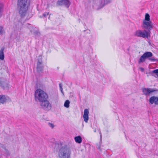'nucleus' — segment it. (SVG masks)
I'll return each instance as SVG.
<instances>
[{
	"label": "nucleus",
	"instance_id": "obj_31",
	"mask_svg": "<svg viewBox=\"0 0 158 158\" xmlns=\"http://www.w3.org/2000/svg\"><path fill=\"white\" fill-rule=\"evenodd\" d=\"M94 132H96V130H95L94 131Z\"/></svg>",
	"mask_w": 158,
	"mask_h": 158
},
{
	"label": "nucleus",
	"instance_id": "obj_12",
	"mask_svg": "<svg viewBox=\"0 0 158 158\" xmlns=\"http://www.w3.org/2000/svg\"><path fill=\"white\" fill-rule=\"evenodd\" d=\"M150 103L152 104L154 103L155 105L158 104V97L156 96H152L149 99Z\"/></svg>",
	"mask_w": 158,
	"mask_h": 158
},
{
	"label": "nucleus",
	"instance_id": "obj_1",
	"mask_svg": "<svg viewBox=\"0 0 158 158\" xmlns=\"http://www.w3.org/2000/svg\"><path fill=\"white\" fill-rule=\"evenodd\" d=\"M59 148L58 156L59 158H70L71 151L66 145L60 143L56 144L55 149Z\"/></svg>",
	"mask_w": 158,
	"mask_h": 158
},
{
	"label": "nucleus",
	"instance_id": "obj_11",
	"mask_svg": "<svg viewBox=\"0 0 158 158\" xmlns=\"http://www.w3.org/2000/svg\"><path fill=\"white\" fill-rule=\"evenodd\" d=\"M10 98L7 96L0 95V103H4L6 102L10 101Z\"/></svg>",
	"mask_w": 158,
	"mask_h": 158
},
{
	"label": "nucleus",
	"instance_id": "obj_6",
	"mask_svg": "<svg viewBox=\"0 0 158 158\" xmlns=\"http://www.w3.org/2000/svg\"><path fill=\"white\" fill-rule=\"evenodd\" d=\"M40 102L41 107L46 110H49L51 108V105L48 99H46Z\"/></svg>",
	"mask_w": 158,
	"mask_h": 158
},
{
	"label": "nucleus",
	"instance_id": "obj_13",
	"mask_svg": "<svg viewBox=\"0 0 158 158\" xmlns=\"http://www.w3.org/2000/svg\"><path fill=\"white\" fill-rule=\"evenodd\" d=\"M89 111L88 109H85L84 110V114L83 118L84 121L87 123L89 120Z\"/></svg>",
	"mask_w": 158,
	"mask_h": 158
},
{
	"label": "nucleus",
	"instance_id": "obj_25",
	"mask_svg": "<svg viewBox=\"0 0 158 158\" xmlns=\"http://www.w3.org/2000/svg\"><path fill=\"white\" fill-rule=\"evenodd\" d=\"M30 26V27H29V29L30 30V31L31 33H32L33 31L32 29H33V27H31V26L30 25H29Z\"/></svg>",
	"mask_w": 158,
	"mask_h": 158
},
{
	"label": "nucleus",
	"instance_id": "obj_2",
	"mask_svg": "<svg viewBox=\"0 0 158 158\" xmlns=\"http://www.w3.org/2000/svg\"><path fill=\"white\" fill-rule=\"evenodd\" d=\"M27 1V0H18L17 9L22 17H24L27 14L28 8Z\"/></svg>",
	"mask_w": 158,
	"mask_h": 158
},
{
	"label": "nucleus",
	"instance_id": "obj_4",
	"mask_svg": "<svg viewBox=\"0 0 158 158\" xmlns=\"http://www.w3.org/2000/svg\"><path fill=\"white\" fill-rule=\"evenodd\" d=\"M153 26L152 23L150 21L149 14L148 13L146 14L145 19L143 21L142 27L145 29L148 30V31L150 32V30L152 28Z\"/></svg>",
	"mask_w": 158,
	"mask_h": 158
},
{
	"label": "nucleus",
	"instance_id": "obj_10",
	"mask_svg": "<svg viewBox=\"0 0 158 158\" xmlns=\"http://www.w3.org/2000/svg\"><path fill=\"white\" fill-rule=\"evenodd\" d=\"M142 90L143 94L146 96H149L151 93L155 91L154 89L151 88H144Z\"/></svg>",
	"mask_w": 158,
	"mask_h": 158
},
{
	"label": "nucleus",
	"instance_id": "obj_28",
	"mask_svg": "<svg viewBox=\"0 0 158 158\" xmlns=\"http://www.w3.org/2000/svg\"><path fill=\"white\" fill-rule=\"evenodd\" d=\"M140 69L142 71H144V69L143 68H140Z\"/></svg>",
	"mask_w": 158,
	"mask_h": 158
},
{
	"label": "nucleus",
	"instance_id": "obj_20",
	"mask_svg": "<svg viewBox=\"0 0 158 158\" xmlns=\"http://www.w3.org/2000/svg\"><path fill=\"white\" fill-rule=\"evenodd\" d=\"M59 87H60V90L61 91V93H62L63 95H64V92H63V88H62V84H61V83H60L59 84Z\"/></svg>",
	"mask_w": 158,
	"mask_h": 158
},
{
	"label": "nucleus",
	"instance_id": "obj_5",
	"mask_svg": "<svg viewBox=\"0 0 158 158\" xmlns=\"http://www.w3.org/2000/svg\"><path fill=\"white\" fill-rule=\"evenodd\" d=\"M150 33L146 30L142 31L140 30H137L134 33V35L139 37L143 38H148L150 35Z\"/></svg>",
	"mask_w": 158,
	"mask_h": 158
},
{
	"label": "nucleus",
	"instance_id": "obj_3",
	"mask_svg": "<svg viewBox=\"0 0 158 158\" xmlns=\"http://www.w3.org/2000/svg\"><path fill=\"white\" fill-rule=\"evenodd\" d=\"M48 96L47 94L43 90L38 89L35 93V99L36 101L40 102L46 99H48Z\"/></svg>",
	"mask_w": 158,
	"mask_h": 158
},
{
	"label": "nucleus",
	"instance_id": "obj_24",
	"mask_svg": "<svg viewBox=\"0 0 158 158\" xmlns=\"http://www.w3.org/2000/svg\"><path fill=\"white\" fill-rule=\"evenodd\" d=\"M49 13L48 12H46L43 14V15L44 17H46L47 15H48Z\"/></svg>",
	"mask_w": 158,
	"mask_h": 158
},
{
	"label": "nucleus",
	"instance_id": "obj_14",
	"mask_svg": "<svg viewBox=\"0 0 158 158\" xmlns=\"http://www.w3.org/2000/svg\"><path fill=\"white\" fill-rule=\"evenodd\" d=\"M42 63L41 59H38L37 65V69L39 72L41 71L43 69V66Z\"/></svg>",
	"mask_w": 158,
	"mask_h": 158
},
{
	"label": "nucleus",
	"instance_id": "obj_19",
	"mask_svg": "<svg viewBox=\"0 0 158 158\" xmlns=\"http://www.w3.org/2000/svg\"><path fill=\"white\" fill-rule=\"evenodd\" d=\"M5 33V31L3 29V27L0 26V35H2Z\"/></svg>",
	"mask_w": 158,
	"mask_h": 158
},
{
	"label": "nucleus",
	"instance_id": "obj_7",
	"mask_svg": "<svg viewBox=\"0 0 158 158\" xmlns=\"http://www.w3.org/2000/svg\"><path fill=\"white\" fill-rule=\"evenodd\" d=\"M112 0H100L98 2L97 9L98 10L102 8L105 5L110 3Z\"/></svg>",
	"mask_w": 158,
	"mask_h": 158
},
{
	"label": "nucleus",
	"instance_id": "obj_22",
	"mask_svg": "<svg viewBox=\"0 0 158 158\" xmlns=\"http://www.w3.org/2000/svg\"><path fill=\"white\" fill-rule=\"evenodd\" d=\"M152 72L154 73H156L158 77V69L154 70Z\"/></svg>",
	"mask_w": 158,
	"mask_h": 158
},
{
	"label": "nucleus",
	"instance_id": "obj_8",
	"mask_svg": "<svg viewBox=\"0 0 158 158\" xmlns=\"http://www.w3.org/2000/svg\"><path fill=\"white\" fill-rule=\"evenodd\" d=\"M57 4L60 6H64L68 8L70 5L71 2L69 0H58Z\"/></svg>",
	"mask_w": 158,
	"mask_h": 158
},
{
	"label": "nucleus",
	"instance_id": "obj_23",
	"mask_svg": "<svg viewBox=\"0 0 158 158\" xmlns=\"http://www.w3.org/2000/svg\"><path fill=\"white\" fill-rule=\"evenodd\" d=\"M48 125L52 128H53L54 127V126L53 124L50 123H48Z\"/></svg>",
	"mask_w": 158,
	"mask_h": 158
},
{
	"label": "nucleus",
	"instance_id": "obj_17",
	"mask_svg": "<svg viewBox=\"0 0 158 158\" xmlns=\"http://www.w3.org/2000/svg\"><path fill=\"white\" fill-rule=\"evenodd\" d=\"M146 58L143 54L140 57L139 60L138 61V63L140 64L143 63L145 62L146 60Z\"/></svg>",
	"mask_w": 158,
	"mask_h": 158
},
{
	"label": "nucleus",
	"instance_id": "obj_27",
	"mask_svg": "<svg viewBox=\"0 0 158 158\" xmlns=\"http://www.w3.org/2000/svg\"><path fill=\"white\" fill-rule=\"evenodd\" d=\"M4 150L5 151L7 154H8V151L6 149H4ZM7 155H8V154H7Z\"/></svg>",
	"mask_w": 158,
	"mask_h": 158
},
{
	"label": "nucleus",
	"instance_id": "obj_30",
	"mask_svg": "<svg viewBox=\"0 0 158 158\" xmlns=\"http://www.w3.org/2000/svg\"><path fill=\"white\" fill-rule=\"evenodd\" d=\"M36 33L38 34L39 33L36 31H35V32H34V35H35V34H36Z\"/></svg>",
	"mask_w": 158,
	"mask_h": 158
},
{
	"label": "nucleus",
	"instance_id": "obj_26",
	"mask_svg": "<svg viewBox=\"0 0 158 158\" xmlns=\"http://www.w3.org/2000/svg\"><path fill=\"white\" fill-rule=\"evenodd\" d=\"M19 22H17V23H16V24L15 25H16V28H18V25H19Z\"/></svg>",
	"mask_w": 158,
	"mask_h": 158
},
{
	"label": "nucleus",
	"instance_id": "obj_29",
	"mask_svg": "<svg viewBox=\"0 0 158 158\" xmlns=\"http://www.w3.org/2000/svg\"><path fill=\"white\" fill-rule=\"evenodd\" d=\"M100 135L101 139L102 137V134H101V132H100Z\"/></svg>",
	"mask_w": 158,
	"mask_h": 158
},
{
	"label": "nucleus",
	"instance_id": "obj_9",
	"mask_svg": "<svg viewBox=\"0 0 158 158\" xmlns=\"http://www.w3.org/2000/svg\"><path fill=\"white\" fill-rule=\"evenodd\" d=\"M143 55L146 59H148L149 60L151 61H155L156 60L154 57H152L153 56L152 53L150 52H145Z\"/></svg>",
	"mask_w": 158,
	"mask_h": 158
},
{
	"label": "nucleus",
	"instance_id": "obj_15",
	"mask_svg": "<svg viewBox=\"0 0 158 158\" xmlns=\"http://www.w3.org/2000/svg\"><path fill=\"white\" fill-rule=\"evenodd\" d=\"M75 141L77 143H80L82 142V138L80 136H76L74 138Z\"/></svg>",
	"mask_w": 158,
	"mask_h": 158
},
{
	"label": "nucleus",
	"instance_id": "obj_18",
	"mask_svg": "<svg viewBox=\"0 0 158 158\" xmlns=\"http://www.w3.org/2000/svg\"><path fill=\"white\" fill-rule=\"evenodd\" d=\"M70 102L69 100H66L64 104V106L66 108H68L69 106Z\"/></svg>",
	"mask_w": 158,
	"mask_h": 158
},
{
	"label": "nucleus",
	"instance_id": "obj_21",
	"mask_svg": "<svg viewBox=\"0 0 158 158\" xmlns=\"http://www.w3.org/2000/svg\"><path fill=\"white\" fill-rule=\"evenodd\" d=\"M2 6L1 4H0V18L2 16Z\"/></svg>",
	"mask_w": 158,
	"mask_h": 158
},
{
	"label": "nucleus",
	"instance_id": "obj_16",
	"mask_svg": "<svg viewBox=\"0 0 158 158\" xmlns=\"http://www.w3.org/2000/svg\"><path fill=\"white\" fill-rule=\"evenodd\" d=\"M4 59V48H2L0 51V59L3 60Z\"/></svg>",
	"mask_w": 158,
	"mask_h": 158
}]
</instances>
